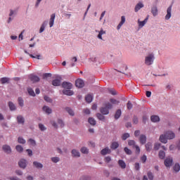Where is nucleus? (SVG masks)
Masks as SVG:
<instances>
[{
	"instance_id": "obj_48",
	"label": "nucleus",
	"mask_w": 180,
	"mask_h": 180,
	"mask_svg": "<svg viewBox=\"0 0 180 180\" xmlns=\"http://www.w3.org/2000/svg\"><path fill=\"white\" fill-rule=\"evenodd\" d=\"M15 149L18 151V153H23V147L20 145H17L15 146Z\"/></svg>"
},
{
	"instance_id": "obj_22",
	"label": "nucleus",
	"mask_w": 180,
	"mask_h": 180,
	"mask_svg": "<svg viewBox=\"0 0 180 180\" xmlns=\"http://www.w3.org/2000/svg\"><path fill=\"white\" fill-rule=\"evenodd\" d=\"M56 19V13H53L51 15V18L49 20V26L50 27H53L54 26V20Z\"/></svg>"
},
{
	"instance_id": "obj_57",
	"label": "nucleus",
	"mask_w": 180,
	"mask_h": 180,
	"mask_svg": "<svg viewBox=\"0 0 180 180\" xmlns=\"http://www.w3.org/2000/svg\"><path fill=\"white\" fill-rule=\"evenodd\" d=\"M127 108L129 110L133 109V104L131 103V101H128V103H127Z\"/></svg>"
},
{
	"instance_id": "obj_34",
	"label": "nucleus",
	"mask_w": 180,
	"mask_h": 180,
	"mask_svg": "<svg viewBox=\"0 0 180 180\" xmlns=\"http://www.w3.org/2000/svg\"><path fill=\"white\" fill-rule=\"evenodd\" d=\"M158 157L160 160H164L165 158V151L160 150L158 153Z\"/></svg>"
},
{
	"instance_id": "obj_35",
	"label": "nucleus",
	"mask_w": 180,
	"mask_h": 180,
	"mask_svg": "<svg viewBox=\"0 0 180 180\" xmlns=\"http://www.w3.org/2000/svg\"><path fill=\"white\" fill-rule=\"evenodd\" d=\"M88 122L91 126H95L96 124V120H95V118L94 117H89Z\"/></svg>"
},
{
	"instance_id": "obj_63",
	"label": "nucleus",
	"mask_w": 180,
	"mask_h": 180,
	"mask_svg": "<svg viewBox=\"0 0 180 180\" xmlns=\"http://www.w3.org/2000/svg\"><path fill=\"white\" fill-rule=\"evenodd\" d=\"M141 161H142V162L144 164V162H146V161H147V155H143L141 158Z\"/></svg>"
},
{
	"instance_id": "obj_10",
	"label": "nucleus",
	"mask_w": 180,
	"mask_h": 180,
	"mask_svg": "<svg viewBox=\"0 0 180 180\" xmlns=\"http://www.w3.org/2000/svg\"><path fill=\"white\" fill-rule=\"evenodd\" d=\"M62 87H63L64 89H72V84L68 82H63L62 83Z\"/></svg>"
},
{
	"instance_id": "obj_53",
	"label": "nucleus",
	"mask_w": 180,
	"mask_h": 180,
	"mask_svg": "<svg viewBox=\"0 0 180 180\" xmlns=\"http://www.w3.org/2000/svg\"><path fill=\"white\" fill-rule=\"evenodd\" d=\"M50 77H51V73H44L42 75L43 79H47V78H50Z\"/></svg>"
},
{
	"instance_id": "obj_64",
	"label": "nucleus",
	"mask_w": 180,
	"mask_h": 180,
	"mask_svg": "<svg viewBox=\"0 0 180 180\" xmlns=\"http://www.w3.org/2000/svg\"><path fill=\"white\" fill-rule=\"evenodd\" d=\"M9 179L10 180H22V179H20L16 176H11V177H9Z\"/></svg>"
},
{
	"instance_id": "obj_5",
	"label": "nucleus",
	"mask_w": 180,
	"mask_h": 180,
	"mask_svg": "<svg viewBox=\"0 0 180 180\" xmlns=\"http://www.w3.org/2000/svg\"><path fill=\"white\" fill-rule=\"evenodd\" d=\"M18 165L22 169H25L27 167V160L26 159H21L18 162Z\"/></svg>"
},
{
	"instance_id": "obj_31",
	"label": "nucleus",
	"mask_w": 180,
	"mask_h": 180,
	"mask_svg": "<svg viewBox=\"0 0 180 180\" xmlns=\"http://www.w3.org/2000/svg\"><path fill=\"white\" fill-rule=\"evenodd\" d=\"M33 165L35 167V168H37L38 169H41V168H43V164L37 161L33 162Z\"/></svg>"
},
{
	"instance_id": "obj_52",
	"label": "nucleus",
	"mask_w": 180,
	"mask_h": 180,
	"mask_svg": "<svg viewBox=\"0 0 180 180\" xmlns=\"http://www.w3.org/2000/svg\"><path fill=\"white\" fill-rule=\"evenodd\" d=\"M124 150L126 153V154H127V155H131L132 154L131 150L129 149V148L125 147L124 148Z\"/></svg>"
},
{
	"instance_id": "obj_51",
	"label": "nucleus",
	"mask_w": 180,
	"mask_h": 180,
	"mask_svg": "<svg viewBox=\"0 0 180 180\" xmlns=\"http://www.w3.org/2000/svg\"><path fill=\"white\" fill-rule=\"evenodd\" d=\"M18 142L20 144H26V140H25L22 137H18Z\"/></svg>"
},
{
	"instance_id": "obj_61",
	"label": "nucleus",
	"mask_w": 180,
	"mask_h": 180,
	"mask_svg": "<svg viewBox=\"0 0 180 180\" xmlns=\"http://www.w3.org/2000/svg\"><path fill=\"white\" fill-rule=\"evenodd\" d=\"M28 141L30 143L31 146H33L34 147L36 146V141H34V139H30Z\"/></svg>"
},
{
	"instance_id": "obj_26",
	"label": "nucleus",
	"mask_w": 180,
	"mask_h": 180,
	"mask_svg": "<svg viewBox=\"0 0 180 180\" xmlns=\"http://www.w3.org/2000/svg\"><path fill=\"white\" fill-rule=\"evenodd\" d=\"M48 23H49V22H47V21L43 22V23L41 24V27L39 29V33H43V32L45 30L46 26H47Z\"/></svg>"
},
{
	"instance_id": "obj_49",
	"label": "nucleus",
	"mask_w": 180,
	"mask_h": 180,
	"mask_svg": "<svg viewBox=\"0 0 180 180\" xmlns=\"http://www.w3.org/2000/svg\"><path fill=\"white\" fill-rule=\"evenodd\" d=\"M58 124H59L60 127L63 128L64 126H65V124H64V121L61 119H58L57 120Z\"/></svg>"
},
{
	"instance_id": "obj_4",
	"label": "nucleus",
	"mask_w": 180,
	"mask_h": 180,
	"mask_svg": "<svg viewBox=\"0 0 180 180\" xmlns=\"http://www.w3.org/2000/svg\"><path fill=\"white\" fill-rule=\"evenodd\" d=\"M172 164H174V159L171 157H168L165 160V165L167 168L172 167Z\"/></svg>"
},
{
	"instance_id": "obj_58",
	"label": "nucleus",
	"mask_w": 180,
	"mask_h": 180,
	"mask_svg": "<svg viewBox=\"0 0 180 180\" xmlns=\"http://www.w3.org/2000/svg\"><path fill=\"white\" fill-rule=\"evenodd\" d=\"M160 147H161V143H156L154 145V150H155V151H158V150H160Z\"/></svg>"
},
{
	"instance_id": "obj_40",
	"label": "nucleus",
	"mask_w": 180,
	"mask_h": 180,
	"mask_svg": "<svg viewBox=\"0 0 180 180\" xmlns=\"http://www.w3.org/2000/svg\"><path fill=\"white\" fill-rule=\"evenodd\" d=\"M110 102L111 105H119V103H120V101L116 100L115 98H110Z\"/></svg>"
},
{
	"instance_id": "obj_24",
	"label": "nucleus",
	"mask_w": 180,
	"mask_h": 180,
	"mask_svg": "<svg viewBox=\"0 0 180 180\" xmlns=\"http://www.w3.org/2000/svg\"><path fill=\"white\" fill-rule=\"evenodd\" d=\"M151 13L155 17L158 15V8H157V6H153L151 8Z\"/></svg>"
},
{
	"instance_id": "obj_55",
	"label": "nucleus",
	"mask_w": 180,
	"mask_h": 180,
	"mask_svg": "<svg viewBox=\"0 0 180 180\" xmlns=\"http://www.w3.org/2000/svg\"><path fill=\"white\" fill-rule=\"evenodd\" d=\"M15 174H16L18 176H22V175H23V172L20 169H16L15 171Z\"/></svg>"
},
{
	"instance_id": "obj_43",
	"label": "nucleus",
	"mask_w": 180,
	"mask_h": 180,
	"mask_svg": "<svg viewBox=\"0 0 180 180\" xmlns=\"http://www.w3.org/2000/svg\"><path fill=\"white\" fill-rule=\"evenodd\" d=\"M173 169H174V171H175V172H179V171H180L179 163H176L174 165V166L173 167Z\"/></svg>"
},
{
	"instance_id": "obj_21",
	"label": "nucleus",
	"mask_w": 180,
	"mask_h": 180,
	"mask_svg": "<svg viewBox=\"0 0 180 180\" xmlns=\"http://www.w3.org/2000/svg\"><path fill=\"white\" fill-rule=\"evenodd\" d=\"M30 79L32 81V82H39L40 81V77L34 75H30Z\"/></svg>"
},
{
	"instance_id": "obj_37",
	"label": "nucleus",
	"mask_w": 180,
	"mask_h": 180,
	"mask_svg": "<svg viewBox=\"0 0 180 180\" xmlns=\"http://www.w3.org/2000/svg\"><path fill=\"white\" fill-rule=\"evenodd\" d=\"M9 81H11V79L9 77H2L1 79V84H9Z\"/></svg>"
},
{
	"instance_id": "obj_7",
	"label": "nucleus",
	"mask_w": 180,
	"mask_h": 180,
	"mask_svg": "<svg viewBox=\"0 0 180 180\" xmlns=\"http://www.w3.org/2000/svg\"><path fill=\"white\" fill-rule=\"evenodd\" d=\"M165 134H166L167 140H172L173 139H175V133L172 132V131H168L165 132Z\"/></svg>"
},
{
	"instance_id": "obj_25",
	"label": "nucleus",
	"mask_w": 180,
	"mask_h": 180,
	"mask_svg": "<svg viewBox=\"0 0 180 180\" xmlns=\"http://www.w3.org/2000/svg\"><path fill=\"white\" fill-rule=\"evenodd\" d=\"M53 86H60L61 85V79H55L52 81Z\"/></svg>"
},
{
	"instance_id": "obj_38",
	"label": "nucleus",
	"mask_w": 180,
	"mask_h": 180,
	"mask_svg": "<svg viewBox=\"0 0 180 180\" xmlns=\"http://www.w3.org/2000/svg\"><path fill=\"white\" fill-rule=\"evenodd\" d=\"M66 112L70 115V116H75V113L74 112V110L70 108L69 107H67L65 108Z\"/></svg>"
},
{
	"instance_id": "obj_27",
	"label": "nucleus",
	"mask_w": 180,
	"mask_h": 180,
	"mask_svg": "<svg viewBox=\"0 0 180 180\" xmlns=\"http://www.w3.org/2000/svg\"><path fill=\"white\" fill-rule=\"evenodd\" d=\"M120 116H122V110L118 109L116 110L115 114L114 115L115 120H117L120 117Z\"/></svg>"
},
{
	"instance_id": "obj_17",
	"label": "nucleus",
	"mask_w": 180,
	"mask_h": 180,
	"mask_svg": "<svg viewBox=\"0 0 180 180\" xmlns=\"http://www.w3.org/2000/svg\"><path fill=\"white\" fill-rule=\"evenodd\" d=\"M126 22V17H124V15H122L121 17V21L118 24L117 27V29L118 30H120V28L122 27V26H123V25H124Z\"/></svg>"
},
{
	"instance_id": "obj_20",
	"label": "nucleus",
	"mask_w": 180,
	"mask_h": 180,
	"mask_svg": "<svg viewBox=\"0 0 180 180\" xmlns=\"http://www.w3.org/2000/svg\"><path fill=\"white\" fill-rule=\"evenodd\" d=\"M110 153H112V150L109 147H106L101 151V155H106V154H110Z\"/></svg>"
},
{
	"instance_id": "obj_39",
	"label": "nucleus",
	"mask_w": 180,
	"mask_h": 180,
	"mask_svg": "<svg viewBox=\"0 0 180 180\" xmlns=\"http://www.w3.org/2000/svg\"><path fill=\"white\" fill-rule=\"evenodd\" d=\"M130 137V134L129 133H124L121 136V139L123 141H125L127 139H129Z\"/></svg>"
},
{
	"instance_id": "obj_59",
	"label": "nucleus",
	"mask_w": 180,
	"mask_h": 180,
	"mask_svg": "<svg viewBox=\"0 0 180 180\" xmlns=\"http://www.w3.org/2000/svg\"><path fill=\"white\" fill-rule=\"evenodd\" d=\"M108 91L109 94H111V95H117V92L115 90H113V89H110Z\"/></svg>"
},
{
	"instance_id": "obj_41",
	"label": "nucleus",
	"mask_w": 180,
	"mask_h": 180,
	"mask_svg": "<svg viewBox=\"0 0 180 180\" xmlns=\"http://www.w3.org/2000/svg\"><path fill=\"white\" fill-rule=\"evenodd\" d=\"M96 117L98 118V120H101L102 122H105V116H103V114L101 113H97L96 114Z\"/></svg>"
},
{
	"instance_id": "obj_42",
	"label": "nucleus",
	"mask_w": 180,
	"mask_h": 180,
	"mask_svg": "<svg viewBox=\"0 0 180 180\" xmlns=\"http://www.w3.org/2000/svg\"><path fill=\"white\" fill-rule=\"evenodd\" d=\"M128 146L133 147V148H134V147H136L137 145H136V141L134 140H129L128 141Z\"/></svg>"
},
{
	"instance_id": "obj_9",
	"label": "nucleus",
	"mask_w": 180,
	"mask_h": 180,
	"mask_svg": "<svg viewBox=\"0 0 180 180\" xmlns=\"http://www.w3.org/2000/svg\"><path fill=\"white\" fill-rule=\"evenodd\" d=\"M75 85H76L77 88H84L85 84L84 83V80H82L81 79H77L75 81Z\"/></svg>"
},
{
	"instance_id": "obj_46",
	"label": "nucleus",
	"mask_w": 180,
	"mask_h": 180,
	"mask_svg": "<svg viewBox=\"0 0 180 180\" xmlns=\"http://www.w3.org/2000/svg\"><path fill=\"white\" fill-rule=\"evenodd\" d=\"M39 129L41 131H46V130H47V127L43 124H39Z\"/></svg>"
},
{
	"instance_id": "obj_6",
	"label": "nucleus",
	"mask_w": 180,
	"mask_h": 180,
	"mask_svg": "<svg viewBox=\"0 0 180 180\" xmlns=\"http://www.w3.org/2000/svg\"><path fill=\"white\" fill-rule=\"evenodd\" d=\"M147 22H148V15L144 21H141L140 19H139L138 20L139 29H142V27H144Z\"/></svg>"
},
{
	"instance_id": "obj_32",
	"label": "nucleus",
	"mask_w": 180,
	"mask_h": 180,
	"mask_svg": "<svg viewBox=\"0 0 180 180\" xmlns=\"http://www.w3.org/2000/svg\"><path fill=\"white\" fill-rule=\"evenodd\" d=\"M85 99L88 103H91V102H92V101L94 100V95L88 94L87 96H86Z\"/></svg>"
},
{
	"instance_id": "obj_54",
	"label": "nucleus",
	"mask_w": 180,
	"mask_h": 180,
	"mask_svg": "<svg viewBox=\"0 0 180 180\" xmlns=\"http://www.w3.org/2000/svg\"><path fill=\"white\" fill-rule=\"evenodd\" d=\"M44 101H46V102H48L49 103H53V99L47 96H44Z\"/></svg>"
},
{
	"instance_id": "obj_15",
	"label": "nucleus",
	"mask_w": 180,
	"mask_h": 180,
	"mask_svg": "<svg viewBox=\"0 0 180 180\" xmlns=\"http://www.w3.org/2000/svg\"><path fill=\"white\" fill-rule=\"evenodd\" d=\"M8 108L11 112H15V110H16V109H18V108L16 107V105H15V103H13V102H12V101H9L8 103Z\"/></svg>"
},
{
	"instance_id": "obj_29",
	"label": "nucleus",
	"mask_w": 180,
	"mask_h": 180,
	"mask_svg": "<svg viewBox=\"0 0 180 180\" xmlns=\"http://www.w3.org/2000/svg\"><path fill=\"white\" fill-rule=\"evenodd\" d=\"M118 165L122 168V169H125L126 168V162H124V160H118Z\"/></svg>"
},
{
	"instance_id": "obj_36",
	"label": "nucleus",
	"mask_w": 180,
	"mask_h": 180,
	"mask_svg": "<svg viewBox=\"0 0 180 180\" xmlns=\"http://www.w3.org/2000/svg\"><path fill=\"white\" fill-rule=\"evenodd\" d=\"M79 180H92V177L89 175H82Z\"/></svg>"
},
{
	"instance_id": "obj_3",
	"label": "nucleus",
	"mask_w": 180,
	"mask_h": 180,
	"mask_svg": "<svg viewBox=\"0 0 180 180\" xmlns=\"http://www.w3.org/2000/svg\"><path fill=\"white\" fill-rule=\"evenodd\" d=\"M172 16V5H170L167 9V14L165 17V20H169Z\"/></svg>"
},
{
	"instance_id": "obj_28",
	"label": "nucleus",
	"mask_w": 180,
	"mask_h": 180,
	"mask_svg": "<svg viewBox=\"0 0 180 180\" xmlns=\"http://www.w3.org/2000/svg\"><path fill=\"white\" fill-rule=\"evenodd\" d=\"M150 120L153 123H157V122H160V117H158V115H152L150 117Z\"/></svg>"
},
{
	"instance_id": "obj_44",
	"label": "nucleus",
	"mask_w": 180,
	"mask_h": 180,
	"mask_svg": "<svg viewBox=\"0 0 180 180\" xmlns=\"http://www.w3.org/2000/svg\"><path fill=\"white\" fill-rule=\"evenodd\" d=\"M18 105H19L21 108H23V106H25V103H24V101H23V98H22V97H18Z\"/></svg>"
},
{
	"instance_id": "obj_16",
	"label": "nucleus",
	"mask_w": 180,
	"mask_h": 180,
	"mask_svg": "<svg viewBox=\"0 0 180 180\" xmlns=\"http://www.w3.org/2000/svg\"><path fill=\"white\" fill-rule=\"evenodd\" d=\"M159 140L161 143H163L164 144H167V143L168 142L167 141L168 138H167L166 134L160 135Z\"/></svg>"
},
{
	"instance_id": "obj_30",
	"label": "nucleus",
	"mask_w": 180,
	"mask_h": 180,
	"mask_svg": "<svg viewBox=\"0 0 180 180\" xmlns=\"http://www.w3.org/2000/svg\"><path fill=\"white\" fill-rule=\"evenodd\" d=\"M146 151H148V153H150V151H151V150H153V143H151V142H148L146 145Z\"/></svg>"
},
{
	"instance_id": "obj_45",
	"label": "nucleus",
	"mask_w": 180,
	"mask_h": 180,
	"mask_svg": "<svg viewBox=\"0 0 180 180\" xmlns=\"http://www.w3.org/2000/svg\"><path fill=\"white\" fill-rule=\"evenodd\" d=\"M81 153H82V154H88V153H89V149H88V148L86 147H82L81 149Z\"/></svg>"
},
{
	"instance_id": "obj_18",
	"label": "nucleus",
	"mask_w": 180,
	"mask_h": 180,
	"mask_svg": "<svg viewBox=\"0 0 180 180\" xmlns=\"http://www.w3.org/2000/svg\"><path fill=\"white\" fill-rule=\"evenodd\" d=\"M42 110H44V112H45V113H46V115H51V113H53V110H51L50 108V107H49L47 105H44L42 108Z\"/></svg>"
},
{
	"instance_id": "obj_2",
	"label": "nucleus",
	"mask_w": 180,
	"mask_h": 180,
	"mask_svg": "<svg viewBox=\"0 0 180 180\" xmlns=\"http://www.w3.org/2000/svg\"><path fill=\"white\" fill-rule=\"evenodd\" d=\"M154 60H155V56L153 53H148L145 57V64L146 65H153L154 64Z\"/></svg>"
},
{
	"instance_id": "obj_50",
	"label": "nucleus",
	"mask_w": 180,
	"mask_h": 180,
	"mask_svg": "<svg viewBox=\"0 0 180 180\" xmlns=\"http://www.w3.org/2000/svg\"><path fill=\"white\" fill-rule=\"evenodd\" d=\"M27 92L30 96H36V94H34V91H33L32 88H28Z\"/></svg>"
},
{
	"instance_id": "obj_13",
	"label": "nucleus",
	"mask_w": 180,
	"mask_h": 180,
	"mask_svg": "<svg viewBox=\"0 0 180 180\" xmlns=\"http://www.w3.org/2000/svg\"><path fill=\"white\" fill-rule=\"evenodd\" d=\"M139 142L142 145L146 144V143H147V136L144 134H141L139 136Z\"/></svg>"
},
{
	"instance_id": "obj_56",
	"label": "nucleus",
	"mask_w": 180,
	"mask_h": 180,
	"mask_svg": "<svg viewBox=\"0 0 180 180\" xmlns=\"http://www.w3.org/2000/svg\"><path fill=\"white\" fill-rule=\"evenodd\" d=\"M148 177L149 180H154V175L153 174V172H148Z\"/></svg>"
},
{
	"instance_id": "obj_14",
	"label": "nucleus",
	"mask_w": 180,
	"mask_h": 180,
	"mask_svg": "<svg viewBox=\"0 0 180 180\" xmlns=\"http://www.w3.org/2000/svg\"><path fill=\"white\" fill-rule=\"evenodd\" d=\"M17 119V122L18 124H25V117H22V115H19L16 117Z\"/></svg>"
},
{
	"instance_id": "obj_60",
	"label": "nucleus",
	"mask_w": 180,
	"mask_h": 180,
	"mask_svg": "<svg viewBox=\"0 0 180 180\" xmlns=\"http://www.w3.org/2000/svg\"><path fill=\"white\" fill-rule=\"evenodd\" d=\"M51 124H52L53 127L55 129H58V124H57V122L56 121H51Z\"/></svg>"
},
{
	"instance_id": "obj_12",
	"label": "nucleus",
	"mask_w": 180,
	"mask_h": 180,
	"mask_svg": "<svg viewBox=\"0 0 180 180\" xmlns=\"http://www.w3.org/2000/svg\"><path fill=\"white\" fill-rule=\"evenodd\" d=\"M96 33H98L97 37L99 40H103L102 35L106 34V31L103 30V28H101L100 31L96 30Z\"/></svg>"
},
{
	"instance_id": "obj_11",
	"label": "nucleus",
	"mask_w": 180,
	"mask_h": 180,
	"mask_svg": "<svg viewBox=\"0 0 180 180\" xmlns=\"http://www.w3.org/2000/svg\"><path fill=\"white\" fill-rule=\"evenodd\" d=\"M2 150L6 153V154H11V153H12V148L9 145H4L2 146Z\"/></svg>"
},
{
	"instance_id": "obj_23",
	"label": "nucleus",
	"mask_w": 180,
	"mask_h": 180,
	"mask_svg": "<svg viewBox=\"0 0 180 180\" xmlns=\"http://www.w3.org/2000/svg\"><path fill=\"white\" fill-rule=\"evenodd\" d=\"M63 94L67 95L68 96H72L74 95V91L71 89H64L63 90Z\"/></svg>"
},
{
	"instance_id": "obj_47",
	"label": "nucleus",
	"mask_w": 180,
	"mask_h": 180,
	"mask_svg": "<svg viewBox=\"0 0 180 180\" xmlns=\"http://www.w3.org/2000/svg\"><path fill=\"white\" fill-rule=\"evenodd\" d=\"M51 160L54 164H57V162H60V158L58 157H53L51 158Z\"/></svg>"
},
{
	"instance_id": "obj_33",
	"label": "nucleus",
	"mask_w": 180,
	"mask_h": 180,
	"mask_svg": "<svg viewBox=\"0 0 180 180\" xmlns=\"http://www.w3.org/2000/svg\"><path fill=\"white\" fill-rule=\"evenodd\" d=\"M116 148H119V143L117 141H114L110 145V149L116 150Z\"/></svg>"
},
{
	"instance_id": "obj_19",
	"label": "nucleus",
	"mask_w": 180,
	"mask_h": 180,
	"mask_svg": "<svg viewBox=\"0 0 180 180\" xmlns=\"http://www.w3.org/2000/svg\"><path fill=\"white\" fill-rule=\"evenodd\" d=\"M144 6V4L143 2H139L134 8V12L137 13L140 9H141Z\"/></svg>"
},
{
	"instance_id": "obj_8",
	"label": "nucleus",
	"mask_w": 180,
	"mask_h": 180,
	"mask_svg": "<svg viewBox=\"0 0 180 180\" xmlns=\"http://www.w3.org/2000/svg\"><path fill=\"white\" fill-rule=\"evenodd\" d=\"M72 157L74 158H79L81 157V153H79V150L77 149H73L71 150Z\"/></svg>"
},
{
	"instance_id": "obj_1",
	"label": "nucleus",
	"mask_w": 180,
	"mask_h": 180,
	"mask_svg": "<svg viewBox=\"0 0 180 180\" xmlns=\"http://www.w3.org/2000/svg\"><path fill=\"white\" fill-rule=\"evenodd\" d=\"M113 108V105L110 103H106L100 108V112L103 115H109V110Z\"/></svg>"
},
{
	"instance_id": "obj_62",
	"label": "nucleus",
	"mask_w": 180,
	"mask_h": 180,
	"mask_svg": "<svg viewBox=\"0 0 180 180\" xmlns=\"http://www.w3.org/2000/svg\"><path fill=\"white\" fill-rule=\"evenodd\" d=\"M104 161L105 162L109 163L112 161V158H110V156H107L104 158Z\"/></svg>"
}]
</instances>
